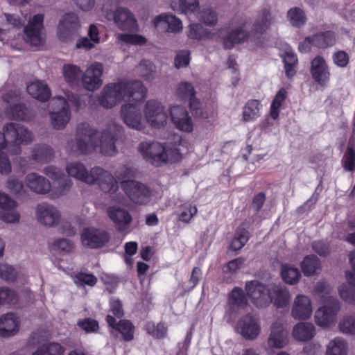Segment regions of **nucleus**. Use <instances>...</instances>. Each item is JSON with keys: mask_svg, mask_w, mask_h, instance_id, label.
I'll list each match as a JSON object with an SVG mask.
<instances>
[{"mask_svg": "<svg viewBox=\"0 0 355 355\" xmlns=\"http://www.w3.org/2000/svg\"><path fill=\"white\" fill-rule=\"evenodd\" d=\"M123 132V126L115 121L108 123L102 130H96L89 123H83L78 125L76 143H69L67 149L78 155L99 152L105 156H114L118 153L116 141Z\"/></svg>", "mask_w": 355, "mask_h": 355, "instance_id": "nucleus-1", "label": "nucleus"}, {"mask_svg": "<svg viewBox=\"0 0 355 355\" xmlns=\"http://www.w3.org/2000/svg\"><path fill=\"white\" fill-rule=\"evenodd\" d=\"M178 143L164 144L155 141H141L138 151L144 159L154 166H160L180 161L187 148L180 137Z\"/></svg>", "mask_w": 355, "mask_h": 355, "instance_id": "nucleus-2", "label": "nucleus"}, {"mask_svg": "<svg viewBox=\"0 0 355 355\" xmlns=\"http://www.w3.org/2000/svg\"><path fill=\"white\" fill-rule=\"evenodd\" d=\"M146 96V89L139 80H121L106 85L101 92L99 104L105 108L115 106L122 101L130 99L139 101Z\"/></svg>", "mask_w": 355, "mask_h": 355, "instance_id": "nucleus-3", "label": "nucleus"}, {"mask_svg": "<svg viewBox=\"0 0 355 355\" xmlns=\"http://www.w3.org/2000/svg\"><path fill=\"white\" fill-rule=\"evenodd\" d=\"M66 171L70 177L87 184L97 183L105 193L113 194L119 189L116 179L100 166L93 167L89 171L82 162H73L67 164Z\"/></svg>", "mask_w": 355, "mask_h": 355, "instance_id": "nucleus-4", "label": "nucleus"}, {"mask_svg": "<svg viewBox=\"0 0 355 355\" xmlns=\"http://www.w3.org/2000/svg\"><path fill=\"white\" fill-rule=\"evenodd\" d=\"M331 288L325 282H318L314 290L315 298L322 305L314 314L315 322L319 327L326 328L335 323L336 315L340 309L338 299L331 295Z\"/></svg>", "mask_w": 355, "mask_h": 355, "instance_id": "nucleus-5", "label": "nucleus"}, {"mask_svg": "<svg viewBox=\"0 0 355 355\" xmlns=\"http://www.w3.org/2000/svg\"><path fill=\"white\" fill-rule=\"evenodd\" d=\"M250 20L244 15H238L232 19L228 26L218 29V37L223 40V47L232 49L236 44L246 41L250 35L247 28Z\"/></svg>", "mask_w": 355, "mask_h": 355, "instance_id": "nucleus-6", "label": "nucleus"}, {"mask_svg": "<svg viewBox=\"0 0 355 355\" xmlns=\"http://www.w3.org/2000/svg\"><path fill=\"white\" fill-rule=\"evenodd\" d=\"M66 98L55 96L51 101L52 110L50 119L52 126L57 130L64 128L70 120L69 103H71L78 108L80 106L79 96L73 94L66 93Z\"/></svg>", "mask_w": 355, "mask_h": 355, "instance_id": "nucleus-7", "label": "nucleus"}, {"mask_svg": "<svg viewBox=\"0 0 355 355\" xmlns=\"http://www.w3.org/2000/svg\"><path fill=\"white\" fill-rule=\"evenodd\" d=\"M3 133L0 132V149L7 144H28L33 140V134L27 128L17 123H10L3 128Z\"/></svg>", "mask_w": 355, "mask_h": 355, "instance_id": "nucleus-8", "label": "nucleus"}, {"mask_svg": "<svg viewBox=\"0 0 355 355\" xmlns=\"http://www.w3.org/2000/svg\"><path fill=\"white\" fill-rule=\"evenodd\" d=\"M146 124L154 128H164L167 123L169 110L161 103L155 100H148L143 107Z\"/></svg>", "mask_w": 355, "mask_h": 355, "instance_id": "nucleus-9", "label": "nucleus"}, {"mask_svg": "<svg viewBox=\"0 0 355 355\" xmlns=\"http://www.w3.org/2000/svg\"><path fill=\"white\" fill-rule=\"evenodd\" d=\"M121 117L130 128L142 131L146 128L143 108L138 103H127L121 106Z\"/></svg>", "mask_w": 355, "mask_h": 355, "instance_id": "nucleus-10", "label": "nucleus"}, {"mask_svg": "<svg viewBox=\"0 0 355 355\" xmlns=\"http://www.w3.org/2000/svg\"><path fill=\"white\" fill-rule=\"evenodd\" d=\"M35 217L37 221L46 227H55L62 220L60 211L53 205L42 202L35 208Z\"/></svg>", "mask_w": 355, "mask_h": 355, "instance_id": "nucleus-11", "label": "nucleus"}, {"mask_svg": "<svg viewBox=\"0 0 355 355\" xmlns=\"http://www.w3.org/2000/svg\"><path fill=\"white\" fill-rule=\"evenodd\" d=\"M80 28L81 21L77 14L65 13L61 17L58 24V37L60 41L67 42L78 33Z\"/></svg>", "mask_w": 355, "mask_h": 355, "instance_id": "nucleus-12", "label": "nucleus"}, {"mask_svg": "<svg viewBox=\"0 0 355 355\" xmlns=\"http://www.w3.org/2000/svg\"><path fill=\"white\" fill-rule=\"evenodd\" d=\"M270 286H266L256 280L245 284L247 295L254 306L261 308L270 304Z\"/></svg>", "mask_w": 355, "mask_h": 355, "instance_id": "nucleus-13", "label": "nucleus"}, {"mask_svg": "<svg viewBox=\"0 0 355 355\" xmlns=\"http://www.w3.org/2000/svg\"><path fill=\"white\" fill-rule=\"evenodd\" d=\"M44 15L36 14L29 19L24 28V40L31 46H39L43 41Z\"/></svg>", "mask_w": 355, "mask_h": 355, "instance_id": "nucleus-14", "label": "nucleus"}, {"mask_svg": "<svg viewBox=\"0 0 355 355\" xmlns=\"http://www.w3.org/2000/svg\"><path fill=\"white\" fill-rule=\"evenodd\" d=\"M313 313V306L311 298L304 294L295 296L291 309V315L299 321L309 320Z\"/></svg>", "mask_w": 355, "mask_h": 355, "instance_id": "nucleus-15", "label": "nucleus"}, {"mask_svg": "<svg viewBox=\"0 0 355 355\" xmlns=\"http://www.w3.org/2000/svg\"><path fill=\"white\" fill-rule=\"evenodd\" d=\"M103 65L101 62H94L89 65L81 76L83 87L90 92L98 89L103 85Z\"/></svg>", "mask_w": 355, "mask_h": 355, "instance_id": "nucleus-16", "label": "nucleus"}, {"mask_svg": "<svg viewBox=\"0 0 355 355\" xmlns=\"http://www.w3.org/2000/svg\"><path fill=\"white\" fill-rule=\"evenodd\" d=\"M121 187L134 203L145 205L150 200L149 189L140 182L136 181H124L121 183Z\"/></svg>", "mask_w": 355, "mask_h": 355, "instance_id": "nucleus-17", "label": "nucleus"}, {"mask_svg": "<svg viewBox=\"0 0 355 355\" xmlns=\"http://www.w3.org/2000/svg\"><path fill=\"white\" fill-rule=\"evenodd\" d=\"M80 240L84 246L97 248L105 245L110 240V236L104 230L89 227L83 230Z\"/></svg>", "mask_w": 355, "mask_h": 355, "instance_id": "nucleus-18", "label": "nucleus"}, {"mask_svg": "<svg viewBox=\"0 0 355 355\" xmlns=\"http://www.w3.org/2000/svg\"><path fill=\"white\" fill-rule=\"evenodd\" d=\"M171 119L180 131L190 133L193 130V122L187 109L180 105H171L169 108Z\"/></svg>", "mask_w": 355, "mask_h": 355, "instance_id": "nucleus-19", "label": "nucleus"}, {"mask_svg": "<svg viewBox=\"0 0 355 355\" xmlns=\"http://www.w3.org/2000/svg\"><path fill=\"white\" fill-rule=\"evenodd\" d=\"M349 257L352 271L346 272L348 284H341L338 287V293L343 300L355 305V250L352 252Z\"/></svg>", "mask_w": 355, "mask_h": 355, "instance_id": "nucleus-20", "label": "nucleus"}, {"mask_svg": "<svg viewBox=\"0 0 355 355\" xmlns=\"http://www.w3.org/2000/svg\"><path fill=\"white\" fill-rule=\"evenodd\" d=\"M236 331L245 339L253 340L261 333V328L259 320L251 315L241 318L236 327Z\"/></svg>", "mask_w": 355, "mask_h": 355, "instance_id": "nucleus-21", "label": "nucleus"}, {"mask_svg": "<svg viewBox=\"0 0 355 355\" xmlns=\"http://www.w3.org/2000/svg\"><path fill=\"white\" fill-rule=\"evenodd\" d=\"M310 72L313 80L321 87H326L331 78L329 67L322 56L315 57L311 62Z\"/></svg>", "mask_w": 355, "mask_h": 355, "instance_id": "nucleus-22", "label": "nucleus"}, {"mask_svg": "<svg viewBox=\"0 0 355 355\" xmlns=\"http://www.w3.org/2000/svg\"><path fill=\"white\" fill-rule=\"evenodd\" d=\"M116 26L123 31L137 32L139 24L134 14L125 8H118L113 12Z\"/></svg>", "mask_w": 355, "mask_h": 355, "instance_id": "nucleus-23", "label": "nucleus"}, {"mask_svg": "<svg viewBox=\"0 0 355 355\" xmlns=\"http://www.w3.org/2000/svg\"><path fill=\"white\" fill-rule=\"evenodd\" d=\"M21 318L13 312L0 315V337L8 338L18 334L21 328Z\"/></svg>", "mask_w": 355, "mask_h": 355, "instance_id": "nucleus-24", "label": "nucleus"}, {"mask_svg": "<svg viewBox=\"0 0 355 355\" xmlns=\"http://www.w3.org/2000/svg\"><path fill=\"white\" fill-rule=\"evenodd\" d=\"M152 24L157 30L168 33H178L183 29L182 21L169 13H162L157 15L153 19Z\"/></svg>", "mask_w": 355, "mask_h": 355, "instance_id": "nucleus-25", "label": "nucleus"}, {"mask_svg": "<svg viewBox=\"0 0 355 355\" xmlns=\"http://www.w3.org/2000/svg\"><path fill=\"white\" fill-rule=\"evenodd\" d=\"M177 94L184 100L189 101L190 108L195 114L203 118H207L209 114L201 111V103L195 96L193 86L188 82H181L177 86Z\"/></svg>", "mask_w": 355, "mask_h": 355, "instance_id": "nucleus-26", "label": "nucleus"}, {"mask_svg": "<svg viewBox=\"0 0 355 355\" xmlns=\"http://www.w3.org/2000/svg\"><path fill=\"white\" fill-rule=\"evenodd\" d=\"M107 213L118 231L123 232L128 230L132 217L127 209L119 205H112L107 207Z\"/></svg>", "mask_w": 355, "mask_h": 355, "instance_id": "nucleus-27", "label": "nucleus"}, {"mask_svg": "<svg viewBox=\"0 0 355 355\" xmlns=\"http://www.w3.org/2000/svg\"><path fill=\"white\" fill-rule=\"evenodd\" d=\"M288 343L287 331L281 322H274L270 328L267 345L271 349H282Z\"/></svg>", "mask_w": 355, "mask_h": 355, "instance_id": "nucleus-28", "label": "nucleus"}, {"mask_svg": "<svg viewBox=\"0 0 355 355\" xmlns=\"http://www.w3.org/2000/svg\"><path fill=\"white\" fill-rule=\"evenodd\" d=\"M4 101L10 103L6 108V115L14 119L28 120L30 116L28 115L27 109L22 104H19L18 96L15 92H10L3 96Z\"/></svg>", "mask_w": 355, "mask_h": 355, "instance_id": "nucleus-29", "label": "nucleus"}, {"mask_svg": "<svg viewBox=\"0 0 355 355\" xmlns=\"http://www.w3.org/2000/svg\"><path fill=\"white\" fill-rule=\"evenodd\" d=\"M27 187L38 194H46L49 192L51 184L45 177L36 173H30L25 178Z\"/></svg>", "mask_w": 355, "mask_h": 355, "instance_id": "nucleus-30", "label": "nucleus"}, {"mask_svg": "<svg viewBox=\"0 0 355 355\" xmlns=\"http://www.w3.org/2000/svg\"><path fill=\"white\" fill-rule=\"evenodd\" d=\"M270 289V303L272 302L277 308L285 307L288 304L291 294L286 286L280 284H271Z\"/></svg>", "mask_w": 355, "mask_h": 355, "instance_id": "nucleus-31", "label": "nucleus"}, {"mask_svg": "<svg viewBox=\"0 0 355 355\" xmlns=\"http://www.w3.org/2000/svg\"><path fill=\"white\" fill-rule=\"evenodd\" d=\"M315 334V327L311 322H300L293 326L291 334L295 340L306 342L311 340Z\"/></svg>", "mask_w": 355, "mask_h": 355, "instance_id": "nucleus-32", "label": "nucleus"}, {"mask_svg": "<svg viewBox=\"0 0 355 355\" xmlns=\"http://www.w3.org/2000/svg\"><path fill=\"white\" fill-rule=\"evenodd\" d=\"M107 322L112 329L117 330L125 341H131L134 338L135 326L127 320H121L118 323L115 318L108 315L106 318Z\"/></svg>", "mask_w": 355, "mask_h": 355, "instance_id": "nucleus-33", "label": "nucleus"}, {"mask_svg": "<svg viewBox=\"0 0 355 355\" xmlns=\"http://www.w3.org/2000/svg\"><path fill=\"white\" fill-rule=\"evenodd\" d=\"M27 92L33 98L46 101L51 96V92L47 85L42 80H33L26 87Z\"/></svg>", "mask_w": 355, "mask_h": 355, "instance_id": "nucleus-34", "label": "nucleus"}, {"mask_svg": "<svg viewBox=\"0 0 355 355\" xmlns=\"http://www.w3.org/2000/svg\"><path fill=\"white\" fill-rule=\"evenodd\" d=\"M186 35L189 40L202 41L212 39L215 34L201 24L193 22L187 27Z\"/></svg>", "mask_w": 355, "mask_h": 355, "instance_id": "nucleus-35", "label": "nucleus"}, {"mask_svg": "<svg viewBox=\"0 0 355 355\" xmlns=\"http://www.w3.org/2000/svg\"><path fill=\"white\" fill-rule=\"evenodd\" d=\"M263 105L257 99L248 100L242 109V120L245 122H254L261 114Z\"/></svg>", "mask_w": 355, "mask_h": 355, "instance_id": "nucleus-36", "label": "nucleus"}, {"mask_svg": "<svg viewBox=\"0 0 355 355\" xmlns=\"http://www.w3.org/2000/svg\"><path fill=\"white\" fill-rule=\"evenodd\" d=\"M280 55L284 63L286 76L288 78L293 77L295 74V68L298 62L296 54L289 45L286 44Z\"/></svg>", "mask_w": 355, "mask_h": 355, "instance_id": "nucleus-37", "label": "nucleus"}, {"mask_svg": "<svg viewBox=\"0 0 355 355\" xmlns=\"http://www.w3.org/2000/svg\"><path fill=\"white\" fill-rule=\"evenodd\" d=\"M274 16L268 8H263L258 14L254 23L253 30L257 33L262 34L268 30L274 22Z\"/></svg>", "mask_w": 355, "mask_h": 355, "instance_id": "nucleus-38", "label": "nucleus"}, {"mask_svg": "<svg viewBox=\"0 0 355 355\" xmlns=\"http://www.w3.org/2000/svg\"><path fill=\"white\" fill-rule=\"evenodd\" d=\"M247 297L243 290L240 288H234L228 298L229 310L232 312H239L247 304Z\"/></svg>", "mask_w": 355, "mask_h": 355, "instance_id": "nucleus-39", "label": "nucleus"}, {"mask_svg": "<svg viewBox=\"0 0 355 355\" xmlns=\"http://www.w3.org/2000/svg\"><path fill=\"white\" fill-rule=\"evenodd\" d=\"M348 344L342 337L331 340L326 347L325 355H347Z\"/></svg>", "mask_w": 355, "mask_h": 355, "instance_id": "nucleus-40", "label": "nucleus"}, {"mask_svg": "<svg viewBox=\"0 0 355 355\" xmlns=\"http://www.w3.org/2000/svg\"><path fill=\"white\" fill-rule=\"evenodd\" d=\"M18 204L17 201L10 205V207H6L0 209V220L8 224H17L20 220V214L17 210Z\"/></svg>", "mask_w": 355, "mask_h": 355, "instance_id": "nucleus-41", "label": "nucleus"}, {"mask_svg": "<svg viewBox=\"0 0 355 355\" xmlns=\"http://www.w3.org/2000/svg\"><path fill=\"white\" fill-rule=\"evenodd\" d=\"M305 276H312L320 271L321 264L318 258L314 255L306 256L300 264Z\"/></svg>", "mask_w": 355, "mask_h": 355, "instance_id": "nucleus-42", "label": "nucleus"}, {"mask_svg": "<svg viewBox=\"0 0 355 355\" xmlns=\"http://www.w3.org/2000/svg\"><path fill=\"white\" fill-rule=\"evenodd\" d=\"M66 348L57 342H49L43 344L35 351L32 355H64Z\"/></svg>", "mask_w": 355, "mask_h": 355, "instance_id": "nucleus-43", "label": "nucleus"}, {"mask_svg": "<svg viewBox=\"0 0 355 355\" xmlns=\"http://www.w3.org/2000/svg\"><path fill=\"white\" fill-rule=\"evenodd\" d=\"M176 212L180 221L189 223L197 214L198 209L191 202H184L178 207Z\"/></svg>", "mask_w": 355, "mask_h": 355, "instance_id": "nucleus-44", "label": "nucleus"}, {"mask_svg": "<svg viewBox=\"0 0 355 355\" xmlns=\"http://www.w3.org/2000/svg\"><path fill=\"white\" fill-rule=\"evenodd\" d=\"M286 18L289 24L295 28H300L306 22L305 12L299 7L290 8L287 12Z\"/></svg>", "mask_w": 355, "mask_h": 355, "instance_id": "nucleus-45", "label": "nucleus"}, {"mask_svg": "<svg viewBox=\"0 0 355 355\" xmlns=\"http://www.w3.org/2000/svg\"><path fill=\"white\" fill-rule=\"evenodd\" d=\"M281 275L283 281L291 285L296 284L301 277L298 268L288 263L282 266Z\"/></svg>", "mask_w": 355, "mask_h": 355, "instance_id": "nucleus-46", "label": "nucleus"}, {"mask_svg": "<svg viewBox=\"0 0 355 355\" xmlns=\"http://www.w3.org/2000/svg\"><path fill=\"white\" fill-rule=\"evenodd\" d=\"M62 73L66 82L71 85H75L79 83L82 71L77 65L66 64L62 67Z\"/></svg>", "mask_w": 355, "mask_h": 355, "instance_id": "nucleus-47", "label": "nucleus"}, {"mask_svg": "<svg viewBox=\"0 0 355 355\" xmlns=\"http://www.w3.org/2000/svg\"><path fill=\"white\" fill-rule=\"evenodd\" d=\"M116 40L121 44L133 46H144L147 43V38L138 33H119Z\"/></svg>", "mask_w": 355, "mask_h": 355, "instance_id": "nucleus-48", "label": "nucleus"}, {"mask_svg": "<svg viewBox=\"0 0 355 355\" xmlns=\"http://www.w3.org/2000/svg\"><path fill=\"white\" fill-rule=\"evenodd\" d=\"M311 39L313 46L322 49L334 45L336 42L334 33L330 31L315 34Z\"/></svg>", "mask_w": 355, "mask_h": 355, "instance_id": "nucleus-49", "label": "nucleus"}, {"mask_svg": "<svg viewBox=\"0 0 355 355\" xmlns=\"http://www.w3.org/2000/svg\"><path fill=\"white\" fill-rule=\"evenodd\" d=\"M287 92L285 89L282 88L275 96L272 100L269 112V117L273 120H276L279 117V110L282 105L286 99Z\"/></svg>", "mask_w": 355, "mask_h": 355, "instance_id": "nucleus-50", "label": "nucleus"}, {"mask_svg": "<svg viewBox=\"0 0 355 355\" xmlns=\"http://www.w3.org/2000/svg\"><path fill=\"white\" fill-rule=\"evenodd\" d=\"M198 19L207 26H215L218 23L216 12L209 8H203L198 12Z\"/></svg>", "mask_w": 355, "mask_h": 355, "instance_id": "nucleus-51", "label": "nucleus"}, {"mask_svg": "<svg viewBox=\"0 0 355 355\" xmlns=\"http://www.w3.org/2000/svg\"><path fill=\"white\" fill-rule=\"evenodd\" d=\"M6 189L16 196H22L26 192L23 182L14 175L8 178L6 182Z\"/></svg>", "mask_w": 355, "mask_h": 355, "instance_id": "nucleus-52", "label": "nucleus"}, {"mask_svg": "<svg viewBox=\"0 0 355 355\" xmlns=\"http://www.w3.org/2000/svg\"><path fill=\"white\" fill-rule=\"evenodd\" d=\"M173 10H179L181 13L189 16L199 10V0H178V8L171 6Z\"/></svg>", "mask_w": 355, "mask_h": 355, "instance_id": "nucleus-53", "label": "nucleus"}, {"mask_svg": "<svg viewBox=\"0 0 355 355\" xmlns=\"http://www.w3.org/2000/svg\"><path fill=\"white\" fill-rule=\"evenodd\" d=\"M54 156V152L51 147L49 146H40L36 148L32 153L33 158L40 162H48L51 161Z\"/></svg>", "mask_w": 355, "mask_h": 355, "instance_id": "nucleus-54", "label": "nucleus"}, {"mask_svg": "<svg viewBox=\"0 0 355 355\" xmlns=\"http://www.w3.org/2000/svg\"><path fill=\"white\" fill-rule=\"evenodd\" d=\"M49 248L51 251L67 254L73 250L74 245L67 239H58L49 243Z\"/></svg>", "mask_w": 355, "mask_h": 355, "instance_id": "nucleus-55", "label": "nucleus"}, {"mask_svg": "<svg viewBox=\"0 0 355 355\" xmlns=\"http://www.w3.org/2000/svg\"><path fill=\"white\" fill-rule=\"evenodd\" d=\"M248 239V232L243 228L239 229L230 243V248L234 251L239 250L245 245Z\"/></svg>", "mask_w": 355, "mask_h": 355, "instance_id": "nucleus-56", "label": "nucleus"}, {"mask_svg": "<svg viewBox=\"0 0 355 355\" xmlns=\"http://www.w3.org/2000/svg\"><path fill=\"white\" fill-rule=\"evenodd\" d=\"M338 328L343 334L355 335V315H344L339 321Z\"/></svg>", "mask_w": 355, "mask_h": 355, "instance_id": "nucleus-57", "label": "nucleus"}, {"mask_svg": "<svg viewBox=\"0 0 355 355\" xmlns=\"http://www.w3.org/2000/svg\"><path fill=\"white\" fill-rule=\"evenodd\" d=\"M139 74L147 80H151L154 78L155 66L149 60H143L140 62L137 67Z\"/></svg>", "mask_w": 355, "mask_h": 355, "instance_id": "nucleus-58", "label": "nucleus"}, {"mask_svg": "<svg viewBox=\"0 0 355 355\" xmlns=\"http://www.w3.org/2000/svg\"><path fill=\"white\" fill-rule=\"evenodd\" d=\"M342 163L345 170L347 171H354L355 170V151L348 147L343 157Z\"/></svg>", "mask_w": 355, "mask_h": 355, "instance_id": "nucleus-59", "label": "nucleus"}, {"mask_svg": "<svg viewBox=\"0 0 355 355\" xmlns=\"http://www.w3.org/2000/svg\"><path fill=\"white\" fill-rule=\"evenodd\" d=\"M17 295L7 288H0V304H14L17 302Z\"/></svg>", "mask_w": 355, "mask_h": 355, "instance_id": "nucleus-60", "label": "nucleus"}, {"mask_svg": "<svg viewBox=\"0 0 355 355\" xmlns=\"http://www.w3.org/2000/svg\"><path fill=\"white\" fill-rule=\"evenodd\" d=\"M96 282L97 279L94 275L85 272H78L74 277V282L76 284L94 286Z\"/></svg>", "mask_w": 355, "mask_h": 355, "instance_id": "nucleus-61", "label": "nucleus"}, {"mask_svg": "<svg viewBox=\"0 0 355 355\" xmlns=\"http://www.w3.org/2000/svg\"><path fill=\"white\" fill-rule=\"evenodd\" d=\"M332 60L337 67L344 68L349 64V57L345 51H338L333 53Z\"/></svg>", "mask_w": 355, "mask_h": 355, "instance_id": "nucleus-62", "label": "nucleus"}, {"mask_svg": "<svg viewBox=\"0 0 355 355\" xmlns=\"http://www.w3.org/2000/svg\"><path fill=\"white\" fill-rule=\"evenodd\" d=\"M245 260L243 258L234 259L229 261L223 268V272L228 275V277L235 273L244 264Z\"/></svg>", "mask_w": 355, "mask_h": 355, "instance_id": "nucleus-63", "label": "nucleus"}, {"mask_svg": "<svg viewBox=\"0 0 355 355\" xmlns=\"http://www.w3.org/2000/svg\"><path fill=\"white\" fill-rule=\"evenodd\" d=\"M190 62V52L188 50H182L178 52L175 58V67L178 69L186 67Z\"/></svg>", "mask_w": 355, "mask_h": 355, "instance_id": "nucleus-64", "label": "nucleus"}]
</instances>
